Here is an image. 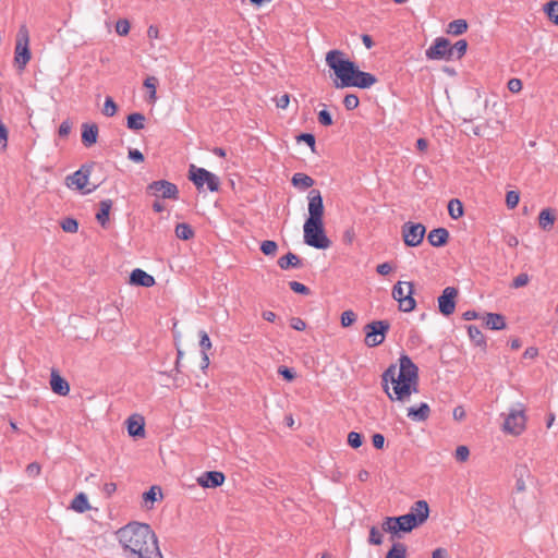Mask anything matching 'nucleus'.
Returning <instances> with one entry per match:
<instances>
[{
    "label": "nucleus",
    "instance_id": "f257e3e1",
    "mask_svg": "<svg viewBox=\"0 0 558 558\" xmlns=\"http://www.w3.org/2000/svg\"><path fill=\"white\" fill-rule=\"evenodd\" d=\"M383 388L391 401L407 402L417 392L418 368L407 354L399 357V367L391 364L381 376Z\"/></svg>",
    "mask_w": 558,
    "mask_h": 558
},
{
    "label": "nucleus",
    "instance_id": "f03ea898",
    "mask_svg": "<svg viewBox=\"0 0 558 558\" xmlns=\"http://www.w3.org/2000/svg\"><path fill=\"white\" fill-rule=\"evenodd\" d=\"M128 558H162L158 541L148 524L133 522L117 532Z\"/></svg>",
    "mask_w": 558,
    "mask_h": 558
},
{
    "label": "nucleus",
    "instance_id": "7ed1b4c3",
    "mask_svg": "<svg viewBox=\"0 0 558 558\" xmlns=\"http://www.w3.org/2000/svg\"><path fill=\"white\" fill-rule=\"evenodd\" d=\"M326 64L333 71L339 82L337 88L357 87L366 89L377 83V77L361 71L353 61L344 57L341 50H330L326 54Z\"/></svg>",
    "mask_w": 558,
    "mask_h": 558
},
{
    "label": "nucleus",
    "instance_id": "20e7f679",
    "mask_svg": "<svg viewBox=\"0 0 558 558\" xmlns=\"http://www.w3.org/2000/svg\"><path fill=\"white\" fill-rule=\"evenodd\" d=\"M308 218L303 226L304 242L308 246L326 250L330 246V240L324 231V202L318 190H311L307 195Z\"/></svg>",
    "mask_w": 558,
    "mask_h": 558
},
{
    "label": "nucleus",
    "instance_id": "39448f33",
    "mask_svg": "<svg viewBox=\"0 0 558 558\" xmlns=\"http://www.w3.org/2000/svg\"><path fill=\"white\" fill-rule=\"evenodd\" d=\"M31 59L32 53L29 50V32L27 26L22 24L20 25L16 34L14 61L20 70H24Z\"/></svg>",
    "mask_w": 558,
    "mask_h": 558
},
{
    "label": "nucleus",
    "instance_id": "423d86ee",
    "mask_svg": "<svg viewBox=\"0 0 558 558\" xmlns=\"http://www.w3.org/2000/svg\"><path fill=\"white\" fill-rule=\"evenodd\" d=\"M414 284L410 281H398L392 288V298L399 303V310L409 313L416 306L413 298Z\"/></svg>",
    "mask_w": 558,
    "mask_h": 558
},
{
    "label": "nucleus",
    "instance_id": "0eeeda50",
    "mask_svg": "<svg viewBox=\"0 0 558 558\" xmlns=\"http://www.w3.org/2000/svg\"><path fill=\"white\" fill-rule=\"evenodd\" d=\"M390 329V324L387 320H374L365 325V339L364 342L368 348L380 345L386 338V333Z\"/></svg>",
    "mask_w": 558,
    "mask_h": 558
},
{
    "label": "nucleus",
    "instance_id": "6e6552de",
    "mask_svg": "<svg viewBox=\"0 0 558 558\" xmlns=\"http://www.w3.org/2000/svg\"><path fill=\"white\" fill-rule=\"evenodd\" d=\"M190 180L198 190L203 189L205 184L210 192H216L219 190V178L213 172L204 168H197L194 165L190 167Z\"/></svg>",
    "mask_w": 558,
    "mask_h": 558
},
{
    "label": "nucleus",
    "instance_id": "1a4fd4ad",
    "mask_svg": "<svg viewBox=\"0 0 558 558\" xmlns=\"http://www.w3.org/2000/svg\"><path fill=\"white\" fill-rule=\"evenodd\" d=\"M416 526L418 525L415 522V518L413 514L387 517L381 524L383 531L391 534H398L400 532H411Z\"/></svg>",
    "mask_w": 558,
    "mask_h": 558
},
{
    "label": "nucleus",
    "instance_id": "9d476101",
    "mask_svg": "<svg viewBox=\"0 0 558 558\" xmlns=\"http://www.w3.org/2000/svg\"><path fill=\"white\" fill-rule=\"evenodd\" d=\"M425 232V227L420 222H405L402 226L403 241L405 245L411 247H415L422 243Z\"/></svg>",
    "mask_w": 558,
    "mask_h": 558
},
{
    "label": "nucleus",
    "instance_id": "9b49d317",
    "mask_svg": "<svg viewBox=\"0 0 558 558\" xmlns=\"http://www.w3.org/2000/svg\"><path fill=\"white\" fill-rule=\"evenodd\" d=\"M425 56L429 60H451L450 41L444 37L436 38L434 44L426 49Z\"/></svg>",
    "mask_w": 558,
    "mask_h": 558
},
{
    "label": "nucleus",
    "instance_id": "f8f14e48",
    "mask_svg": "<svg viewBox=\"0 0 558 558\" xmlns=\"http://www.w3.org/2000/svg\"><path fill=\"white\" fill-rule=\"evenodd\" d=\"M90 175V167L83 166L81 169L72 173L71 175H68L65 179V185L69 189H75L78 191H82L83 194L92 193L95 190V186L93 189H87L84 191L88 183V179Z\"/></svg>",
    "mask_w": 558,
    "mask_h": 558
},
{
    "label": "nucleus",
    "instance_id": "ddd939ff",
    "mask_svg": "<svg viewBox=\"0 0 558 558\" xmlns=\"http://www.w3.org/2000/svg\"><path fill=\"white\" fill-rule=\"evenodd\" d=\"M525 428V415L523 409H513L504 422V430L512 435H520Z\"/></svg>",
    "mask_w": 558,
    "mask_h": 558
},
{
    "label": "nucleus",
    "instance_id": "4468645a",
    "mask_svg": "<svg viewBox=\"0 0 558 558\" xmlns=\"http://www.w3.org/2000/svg\"><path fill=\"white\" fill-rule=\"evenodd\" d=\"M147 191L153 195H160L162 198L177 199L179 190L175 184L167 180L154 181L147 186Z\"/></svg>",
    "mask_w": 558,
    "mask_h": 558
},
{
    "label": "nucleus",
    "instance_id": "2eb2a0df",
    "mask_svg": "<svg viewBox=\"0 0 558 558\" xmlns=\"http://www.w3.org/2000/svg\"><path fill=\"white\" fill-rule=\"evenodd\" d=\"M458 296V289L454 287H447L442 290V293L438 296V308L444 316L453 314L456 310V299Z\"/></svg>",
    "mask_w": 558,
    "mask_h": 558
},
{
    "label": "nucleus",
    "instance_id": "dca6fc26",
    "mask_svg": "<svg viewBox=\"0 0 558 558\" xmlns=\"http://www.w3.org/2000/svg\"><path fill=\"white\" fill-rule=\"evenodd\" d=\"M198 484L206 488H216L225 482V475L218 471H208L203 473L198 480Z\"/></svg>",
    "mask_w": 558,
    "mask_h": 558
},
{
    "label": "nucleus",
    "instance_id": "f3484780",
    "mask_svg": "<svg viewBox=\"0 0 558 558\" xmlns=\"http://www.w3.org/2000/svg\"><path fill=\"white\" fill-rule=\"evenodd\" d=\"M407 514H413L417 525L423 524L428 519V515H429V507H428L427 501H425V500L415 501Z\"/></svg>",
    "mask_w": 558,
    "mask_h": 558
},
{
    "label": "nucleus",
    "instance_id": "a211bd4d",
    "mask_svg": "<svg viewBox=\"0 0 558 558\" xmlns=\"http://www.w3.org/2000/svg\"><path fill=\"white\" fill-rule=\"evenodd\" d=\"M130 282L135 286L150 288L155 284V279L146 271L136 268L131 272Z\"/></svg>",
    "mask_w": 558,
    "mask_h": 558
},
{
    "label": "nucleus",
    "instance_id": "6ab92c4d",
    "mask_svg": "<svg viewBox=\"0 0 558 558\" xmlns=\"http://www.w3.org/2000/svg\"><path fill=\"white\" fill-rule=\"evenodd\" d=\"M50 386L54 393L59 396H66L70 392V386L65 379H63L57 371H52L50 375Z\"/></svg>",
    "mask_w": 558,
    "mask_h": 558
},
{
    "label": "nucleus",
    "instance_id": "aec40b11",
    "mask_svg": "<svg viewBox=\"0 0 558 558\" xmlns=\"http://www.w3.org/2000/svg\"><path fill=\"white\" fill-rule=\"evenodd\" d=\"M98 138V126L95 123H83L82 124V143L86 147H90L96 144Z\"/></svg>",
    "mask_w": 558,
    "mask_h": 558
},
{
    "label": "nucleus",
    "instance_id": "412c9836",
    "mask_svg": "<svg viewBox=\"0 0 558 558\" xmlns=\"http://www.w3.org/2000/svg\"><path fill=\"white\" fill-rule=\"evenodd\" d=\"M128 433L132 437H144L145 423L142 416L132 415L128 418Z\"/></svg>",
    "mask_w": 558,
    "mask_h": 558
},
{
    "label": "nucleus",
    "instance_id": "4be33fe9",
    "mask_svg": "<svg viewBox=\"0 0 558 558\" xmlns=\"http://www.w3.org/2000/svg\"><path fill=\"white\" fill-rule=\"evenodd\" d=\"M448 239L449 232L445 228L433 229L427 235L429 244L435 247L444 246L448 242Z\"/></svg>",
    "mask_w": 558,
    "mask_h": 558
},
{
    "label": "nucleus",
    "instance_id": "5701e85b",
    "mask_svg": "<svg viewBox=\"0 0 558 558\" xmlns=\"http://www.w3.org/2000/svg\"><path fill=\"white\" fill-rule=\"evenodd\" d=\"M429 405L425 402L420 403L418 407H410L408 409V417L415 422L426 421L429 416Z\"/></svg>",
    "mask_w": 558,
    "mask_h": 558
},
{
    "label": "nucleus",
    "instance_id": "b1692460",
    "mask_svg": "<svg viewBox=\"0 0 558 558\" xmlns=\"http://www.w3.org/2000/svg\"><path fill=\"white\" fill-rule=\"evenodd\" d=\"M485 325L492 330H502L506 327V320L500 314L488 313L485 317Z\"/></svg>",
    "mask_w": 558,
    "mask_h": 558
},
{
    "label": "nucleus",
    "instance_id": "393cba45",
    "mask_svg": "<svg viewBox=\"0 0 558 558\" xmlns=\"http://www.w3.org/2000/svg\"><path fill=\"white\" fill-rule=\"evenodd\" d=\"M291 181L295 187L301 190H306L314 185V180L302 172L294 173Z\"/></svg>",
    "mask_w": 558,
    "mask_h": 558
},
{
    "label": "nucleus",
    "instance_id": "a878e982",
    "mask_svg": "<svg viewBox=\"0 0 558 558\" xmlns=\"http://www.w3.org/2000/svg\"><path fill=\"white\" fill-rule=\"evenodd\" d=\"M112 207L111 199H104L100 202L99 211L96 215L97 221L105 227L109 221V213Z\"/></svg>",
    "mask_w": 558,
    "mask_h": 558
},
{
    "label": "nucleus",
    "instance_id": "bb28decb",
    "mask_svg": "<svg viewBox=\"0 0 558 558\" xmlns=\"http://www.w3.org/2000/svg\"><path fill=\"white\" fill-rule=\"evenodd\" d=\"M145 116L140 112H134L128 116L126 125L130 130L138 131L145 128Z\"/></svg>",
    "mask_w": 558,
    "mask_h": 558
},
{
    "label": "nucleus",
    "instance_id": "cd10ccee",
    "mask_svg": "<svg viewBox=\"0 0 558 558\" xmlns=\"http://www.w3.org/2000/svg\"><path fill=\"white\" fill-rule=\"evenodd\" d=\"M278 266L281 269H289L290 267L301 266V259L293 253H288L278 259Z\"/></svg>",
    "mask_w": 558,
    "mask_h": 558
},
{
    "label": "nucleus",
    "instance_id": "c85d7f7f",
    "mask_svg": "<svg viewBox=\"0 0 558 558\" xmlns=\"http://www.w3.org/2000/svg\"><path fill=\"white\" fill-rule=\"evenodd\" d=\"M539 226L544 230H549L555 222V215L551 209L546 208L539 213L538 216Z\"/></svg>",
    "mask_w": 558,
    "mask_h": 558
},
{
    "label": "nucleus",
    "instance_id": "c756f323",
    "mask_svg": "<svg viewBox=\"0 0 558 558\" xmlns=\"http://www.w3.org/2000/svg\"><path fill=\"white\" fill-rule=\"evenodd\" d=\"M71 509L80 513H83L89 509V504L84 493H80L74 497V499L71 502Z\"/></svg>",
    "mask_w": 558,
    "mask_h": 558
},
{
    "label": "nucleus",
    "instance_id": "7c9ffc66",
    "mask_svg": "<svg viewBox=\"0 0 558 558\" xmlns=\"http://www.w3.org/2000/svg\"><path fill=\"white\" fill-rule=\"evenodd\" d=\"M468 29V23L465 20L458 19L448 24L447 32L451 35L458 36L463 34Z\"/></svg>",
    "mask_w": 558,
    "mask_h": 558
},
{
    "label": "nucleus",
    "instance_id": "2f4dec72",
    "mask_svg": "<svg viewBox=\"0 0 558 558\" xmlns=\"http://www.w3.org/2000/svg\"><path fill=\"white\" fill-rule=\"evenodd\" d=\"M448 214L452 219H458L463 215V205L458 198H452L448 203Z\"/></svg>",
    "mask_w": 558,
    "mask_h": 558
},
{
    "label": "nucleus",
    "instance_id": "473e14b6",
    "mask_svg": "<svg viewBox=\"0 0 558 558\" xmlns=\"http://www.w3.org/2000/svg\"><path fill=\"white\" fill-rule=\"evenodd\" d=\"M175 235L181 240H190L194 236V231L190 225L181 222L175 227Z\"/></svg>",
    "mask_w": 558,
    "mask_h": 558
},
{
    "label": "nucleus",
    "instance_id": "72a5a7b5",
    "mask_svg": "<svg viewBox=\"0 0 558 558\" xmlns=\"http://www.w3.org/2000/svg\"><path fill=\"white\" fill-rule=\"evenodd\" d=\"M468 333H469L470 339L476 345H484L485 344V338H484L481 329L477 326L470 325L468 327Z\"/></svg>",
    "mask_w": 558,
    "mask_h": 558
},
{
    "label": "nucleus",
    "instance_id": "f704fd0d",
    "mask_svg": "<svg viewBox=\"0 0 558 558\" xmlns=\"http://www.w3.org/2000/svg\"><path fill=\"white\" fill-rule=\"evenodd\" d=\"M386 558H407V547L402 543H396L387 553Z\"/></svg>",
    "mask_w": 558,
    "mask_h": 558
},
{
    "label": "nucleus",
    "instance_id": "c9c22d12",
    "mask_svg": "<svg viewBox=\"0 0 558 558\" xmlns=\"http://www.w3.org/2000/svg\"><path fill=\"white\" fill-rule=\"evenodd\" d=\"M544 11L551 22L558 25V1H550L545 4Z\"/></svg>",
    "mask_w": 558,
    "mask_h": 558
},
{
    "label": "nucleus",
    "instance_id": "e433bc0d",
    "mask_svg": "<svg viewBox=\"0 0 558 558\" xmlns=\"http://www.w3.org/2000/svg\"><path fill=\"white\" fill-rule=\"evenodd\" d=\"M468 43L464 39L458 40L453 46L450 45V49H452V59H460L466 52Z\"/></svg>",
    "mask_w": 558,
    "mask_h": 558
},
{
    "label": "nucleus",
    "instance_id": "4c0bfd02",
    "mask_svg": "<svg viewBox=\"0 0 558 558\" xmlns=\"http://www.w3.org/2000/svg\"><path fill=\"white\" fill-rule=\"evenodd\" d=\"M277 250H278V245L275 241L266 240V241H263L260 244V251L267 256L275 255Z\"/></svg>",
    "mask_w": 558,
    "mask_h": 558
},
{
    "label": "nucleus",
    "instance_id": "58836bf2",
    "mask_svg": "<svg viewBox=\"0 0 558 558\" xmlns=\"http://www.w3.org/2000/svg\"><path fill=\"white\" fill-rule=\"evenodd\" d=\"M117 112V105L111 97H107L104 104L102 113L106 117H113Z\"/></svg>",
    "mask_w": 558,
    "mask_h": 558
},
{
    "label": "nucleus",
    "instance_id": "ea45409f",
    "mask_svg": "<svg viewBox=\"0 0 558 558\" xmlns=\"http://www.w3.org/2000/svg\"><path fill=\"white\" fill-rule=\"evenodd\" d=\"M61 228L65 232L75 233L78 229V223L73 218H65L61 222Z\"/></svg>",
    "mask_w": 558,
    "mask_h": 558
},
{
    "label": "nucleus",
    "instance_id": "a19ab883",
    "mask_svg": "<svg viewBox=\"0 0 558 558\" xmlns=\"http://www.w3.org/2000/svg\"><path fill=\"white\" fill-rule=\"evenodd\" d=\"M360 104L359 97L355 94H348L344 96L343 106L347 110L355 109Z\"/></svg>",
    "mask_w": 558,
    "mask_h": 558
},
{
    "label": "nucleus",
    "instance_id": "79ce46f5",
    "mask_svg": "<svg viewBox=\"0 0 558 558\" xmlns=\"http://www.w3.org/2000/svg\"><path fill=\"white\" fill-rule=\"evenodd\" d=\"M348 444L354 449L360 448L363 444L362 435L357 432H350L348 435Z\"/></svg>",
    "mask_w": 558,
    "mask_h": 558
},
{
    "label": "nucleus",
    "instance_id": "37998d69",
    "mask_svg": "<svg viewBox=\"0 0 558 558\" xmlns=\"http://www.w3.org/2000/svg\"><path fill=\"white\" fill-rule=\"evenodd\" d=\"M368 542L373 545H380L383 543V533L376 526L369 529Z\"/></svg>",
    "mask_w": 558,
    "mask_h": 558
},
{
    "label": "nucleus",
    "instance_id": "c03bdc74",
    "mask_svg": "<svg viewBox=\"0 0 558 558\" xmlns=\"http://www.w3.org/2000/svg\"><path fill=\"white\" fill-rule=\"evenodd\" d=\"M296 141L306 143L311 147V150L313 153L315 151L316 141H315V136L313 134L301 133L300 135L296 136Z\"/></svg>",
    "mask_w": 558,
    "mask_h": 558
},
{
    "label": "nucleus",
    "instance_id": "a18cd8bd",
    "mask_svg": "<svg viewBox=\"0 0 558 558\" xmlns=\"http://www.w3.org/2000/svg\"><path fill=\"white\" fill-rule=\"evenodd\" d=\"M156 82H157V80H156V77H154V76H149V77H147V78L144 81V86H145L146 88H148V90H149V99H150L151 101H155V100H156V98H157V97H156Z\"/></svg>",
    "mask_w": 558,
    "mask_h": 558
},
{
    "label": "nucleus",
    "instance_id": "49530a36",
    "mask_svg": "<svg viewBox=\"0 0 558 558\" xmlns=\"http://www.w3.org/2000/svg\"><path fill=\"white\" fill-rule=\"evenodd\" d=\"M199 336V347L202 349V353L206 352L211 348V341L209 339L208 333L205 330H201L198 332Z\"/></svg>",
    "mask_w": 558,
    "mask_h": 558
},
{
    "label": "nucleus",
    "instance_id": "de8ad7c7",
    "mask_svg": "<svg viewBox=\"0 0 558 558\" xmlns=\"http://www.w3.org/2000/svg\"><path fill=\"white\" fill-rule=\"evenodd\" d=\"M116 32L120 36H126L130 32V22L125 19L119 20L116 24Z\"/></svg>",
    "mask_w": 558,
    "mask_h": 558
},
{
    "label": "nucleus",
    "instance_id": "09e8293b",
    "mask_svg": "<svg viewBox=\"0 0 558 558\" xmlns=\"http://www.w3.org/2000/svg\"><path fill=\"white\" fill-rule=\"evenodd\" d=\"M356 320V315L354 312L352 311H344L342 314H341V325L343 327H349L351 326L354 322Z\"/></svg>",
    "mask_w": 558,
    "mask_h": 558
},
{
    "label": "nucleus",
    "instance_id": "8fccbe9b",
    "mask_svg": "<svg viewBox=\"0 0 558 558\" xmlns=\"http://www.w3.org/2000/svg\"><path fill=\"white\" fill-rule=\"evenodd\" d=\"M520 201V195L518 192L515 191H509L507 194H506V204L509 208H514L518 203Z\"/></svg>",
    "mask_w": 558,
    "mask_h": 558
},
{
    "label": "nucleus",
    "instance_id": "3c124183",
    "mask_svg": "<svg viewBox=\"0 0 558 558\" xmlns=\"http://www.w3.org/2000/svg\"><path fill=\"white\" fill-rule=\"evenodd\" d=\"M289 287L295 293H300V294H304V295L310 294V289L305 284H303L299 281H290Z\"/></svg>",
    "mask_w": 558,
    "mask_h": 558
},
{
    "label": "nucleus",
    "instance_id": "603ef678",
    "mask_svg": "<svg viewBox=\"0 0 558 558\" xmlns=\"http://www.w3.org/2000/svg\"><path fill=\"white\" fill-rule=\"evenodd\" d=\"M9 131L3 122L0 120V150H4L8 146Z\"/></svg>",
    "mask_w": 558,
    "mask_h": 558
},
{
    "label": "nucleus",
    "instance_id": "864d4df0",
    "mask_svg": "<svg viewBox=\"0 0 558 558\" xmlns=\"http://www.w3.org/2000/svg\"><path fill=\"white\" fill-rule=\"evenodd\" d=\"M318 122L324 126H329L332 124V118L331 114L326 110L323 109L318 112Z\"/></svg>",
    "mask_w": 558,
    "mask_h": 558
},
{
    "label": "nucleus",
    "instance_id": "5fc2aeb1",
    "mask_svg": "<svg viewBox=\"0 0 558 558\" xmlns=\"http://www.w3.org/2000/svg\"><path fill=\"white\" fill-rule=\"evenodd\" d=\"M470 456V450L466 446H459L456 449V459L460 462H464L468 460Z\"/></svg>",
    "mask_w": 558,
    "mask_h": 558
},
{
    "label": "nucleus",
    "instance_id": "6e6d98bb",
    "mask_svg": "<svg viewBox=\"0 0 558 558\" xmlns=\"http://www.w3.org/2000/svg\"><path fill=\"white\" fill-rule=\"evenodd\" d=\"M530 278L527 274H520L518 275L512 282L513 288H521L527 284Z\"/></svg>",
    "mask_w": 558,
    "mask_h": 558
},
{
    "label": "nucleus",
    "instance_id": "4d7b16f0",
    "mask_svg": "<svg viewBox=\"0 0 558 558\" xmlns=\"http://www.w3.org/2000/svg\"><path fill=\"white\" fill-rule=\"evenodd\" d=\"M278 373L288 381L293 380L295 377V373L293 372V369L284 366L279 367Z\"/></svg>",
    "mask_w": 558,
    "mask_h": 558
},
{
    "label": "nucleus",
    "instance_id": "13d9d810",
    "mask_svg": "<svg viewBox=\"0 0 558 558\" xmlns=\"http://www.w3.org/2000/svg\"><path fill=\"white\" fill-rule=\"evenodd\" d=\"M393 267L390 263L386 262V263H383V264H379L377 267H376V271L381 275V276H387L389 275L391 271H392Z\"/></svg>",
    "mask_w": 558,
    "mask_h": 558
},
{
    "label": "nucleus",
    "instance_id": "bf43d9fd",
    "mask_svg": "<svg viewBox=\"0 0 558 558\" xmlns=\"http://www.w3.org/2000/svg\"><path fill=\"white\" fill-rule=\"evenodd\" d=\"M508 88L511 93H519L522 89V82L519 78H511L508 82Z\"/></svg>",
    "mask_w": 558,
    "mask_h": 558
},
{
    "label": "nucleus",
    "instance_id": "052dcab7",
    "mask_svg": "<svg viewBox=\"0 0 558 558\" xmlns=\"http://www.w3.org/2000/svg\"><path fill=\"white\" fill-rule=\"evenodd\" d=\"M290 104V97L288 94H283L276 98V106L280 109H286Z\"/></svg>",
    "mask_w": 558,
    "mask_h": 558
},
{
    "label": "nucleus",
    "instance_id": "680f3d73",
    "mask_svg": "<svg viewBox=\"0 0 558 558\" xmlns=\"http://www.w3.org/2000/svg\"><path fill=\"white\" fill-rule=\"evenodd\" d=\"M156 489H157V487L153 486V487L149 488V490H147V492H145L143 494V499H144L145 502H147V501H150V502L156 501V499H157Z\"/></svg>",
    "mask_w": 558,
    "mask_h": 558
},
{
    "label": "nucleus",
    "instance_id": "e2e57ef3",
    "mask_svg": "<svg viewBox=\"0 0 558 558\" xmlns=\"http://www.w3.org/2000/svg\"><path fill=\"white\" fill-rule=\"evenodd\" d=\"M291 327L298 331H302L306 328V324L302 318L293 317L290 323Z\"/></svg>",
    "mask_w": 558,
    "mask_h": 558
},
{
    "label": "nucleus",
    "instance_id": "0e129e2a",
    "mask_svg": "<svg viewBox=\"0 0 558 558\" xmlns=\"http://www.w3.org/2000/svg\"><path fill=\"white\" fill-rule=\"evenodd\" d=\"M26 473L32 477L38 476L40 473V465L36 462L29 463L26 468Z\"/></svg>",
    "mask_w": 558,
    "mask_h": 558
},
{
    "label": "nucleus",
    "instance_id": "69168bd1",
    "mask_svg": "<svg viewBox=\"0 0 558 558\" xmlns=\"http://www.w3.org/2000/svg\"><path fill=\"white\" fill-rule=\"evenodd\" d=\"M373 446L376 449H383L385 445V437L383 434H374L372 437Z\"/></svg>",
    "mask_w": 558,
    "mask_h": 558
},
{
    "label": "nucleus",
    "instance_id": "338daca9",
    "mask_svg": "<svg viewBox=\"0 0 558 558\" xmlns=\"http://www.w3.org/2000/svg\"><path fill=\"white\" fill-rule=\"evenodd\" d=\"M129 158L134 162L144 161V155L136 148L129 150Z\"/></svg>",
    "mask_w": 558,
    "mask_h": 558
},
{
    "label": "nucleus",
    "instance_id": "774afa93",
    "mask_svg": "<svg viewBox=\"0 0 558 558\" xmlns=\"http://www.w3.org/2000/svg\"><path fill=\"white\" fill-rule=\"evenodd\" d=\"M452 415L456 421H462L465 417V411H464L463 407H461V405L456 407L453 409Z\"/></svg>",
    "mask_w": 558,
    "mask_h": 558
}]
</instances>
